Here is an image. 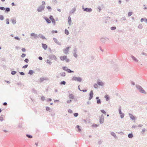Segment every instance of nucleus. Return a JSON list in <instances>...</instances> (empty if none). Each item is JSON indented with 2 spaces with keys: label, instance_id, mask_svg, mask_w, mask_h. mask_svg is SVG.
I'll return each mask as SVG.
<instances>
[{
  "label": "nucleus",
  "instance_id": "f257e3e1",
  "mask_svg": "<svg viewBox=\"0 0 147 147\" xmlns=\"http://www.w3.org/2000/svg\"><path fill=\"white\" fill-rule=\"evenodd\" d=\"M60 58L61 61H65L66 62H68L69 61V59L67 58V56L66 55L61 56L60 57Z\"/></svg>",
  "mask_w": 147,
  "mask_h": 147
},
{
  "label": "nucleus",
  "instance_id": "f03ea898",
  "mask_svg": "<svg viewBox=\"0 0 147 147\" xmlns=\"http://www.w3.org/2000/svg\"><path fill=\"white\" fill-rule=\"evenodd\" d=\"M72 80L73 81H76L80 82L82 81V79L80 77H76L74 76L72 78Z\"/></svg>",
  "mask_w": 147,
  "mask_h": 147
},
{
  "label": "nucleus",
  "instance_id": "7ed1b4c3",
  "mask_svg": "<svg viewBox=\"0 0 147 147\" xmlns=\"http://www.w3.org/2000/svg\"><path fill=\"white\" fill-rule=\"evenodd\" d=\"M69 48L70 47H68L63 50V52L65 54H67L68 53Z\"/></svg>",
  "mask_w": 147,
  "mask_h": 147
},
{
  "label": "nucleus",
  "instance_id": "20e7f679",
  "mask_svg": "<svg viewBox=\"0 0 147 147\" xmlns=\"http://www.w3.org/2000/svg\"><path fill=\"white\" fill-rule=\"evenodd\" d=\"M104 116L103 115H101L100 118V123H103L104 122Z\"/></svg>",
  "mask_w": 147,
  "mask_h": 147
},
{
  "label": "nucleus",
  "instance_id": "39448f33",
  "mask_svg": "<svg viewBox=\"0 0 147 147\" xmlns=\"http://www.w3.org/2000/svg\"><path fill=\"white\" fill-rule=\"evenodd\" d=\"M49 18L52 21V22L53 23H54V24H55V20L54 19L53 17L52 16H50Z\"/></svg>",
  "mask_w": 147,
  "mask_h": 147
},
{
  "label": "nucleus",
  "instance_id": "423d86ee",
  "mask_svg": "<svg viewBox=\"0 0 147 147\" xmlns=\"http://www.w3.org/2000/svg\"><path fill=\"white\" fill-rule=\"evenodd\" d=\"M93 91L91 90L90 92V96L89 98V100H90L92 98V97L93 96Z\"/></svg>",
  "mask_w": 147,
  "mask_h": 147
},
{
  "label": "nucleus",
  "instance_id": "0eeeda50",
  "mask_svg": "<svg viewBox=\"0 0 147 147\" xmlns=\"http://www.w3.org/2000/svg\"><path fill=\"white\" fill-rule=\"evenodd\" d=\"M44 7L42 6H40L39 7L37 10L39 12L42 11L44 9Z\"/></svg>",
  "mask_w": 147,
  "mask_h": 147
},
{
  "label": "nucleus",
  "instance_id": "6e6552de",
  "mask_svg": "<svg viewBox=\"0 0 147 147\" xmlns=\"http://www.w3.org/2000/svg\"><path fill=\"white\" fill-rule=\"evenodd\" d=\"M84 11L88 12H90L92 11V9L91 8H86L84 9Z\"/></svg>",
  "mask_w": 147,
  "mask_h": 147
},
{
  "label": "nucleus",
  "instance_id": "1a4fd4ad",
  "mask_svg": "<svg viewBox=\"0 0 147 147\" xmlns=\"http://www.w3.org/2000/svg\"><path fill=\"white\" fill-rule=\"evenodd\" d=\"M43 48L45 50H46L47 47V45L45 44H42Z\"/></svg>",
  "mask_w": 147,
  "mask_h": 147
},
{
  "label": "nucleus",
  "instance_id": "9d476101",
  "mask_svg": "<svg viewBox=\"0 0 147 147\" xmlns=\"http://www.w3.org/2000/svg\"><path fill=\"white\" fill-rule=\"evenodd\" d=\"M96 99H97V103L98 104H100L101 103L100 100V99H99V97H96Z\"/></svg>",
  "mask_w": 147,
  "mask_h": 147
},
{
  "label": "nucleus",
  "instance_id": "9b49d317",
  "mask_svg": "<svg viewBox=\"0 0 147 147\" xmlns=\"http://www.w3.org/2000/svg\"><path fill=\"white\" fill-rule=\"evenodd\" d=\"M129 115L130 118L132 120L135 119V117L131 114H129Z\"/></svg>",
  "mask_w": 147,
  "mask_h": 147
},
{
  "label": "nucleus",
  "instance_id": "f8f14e48",
  "mask_svg": "<svg viewBox=\"0 0 147 147\" xmlns=\"http://www.w3.org/2000/svg\"><path fill=\"white\" fill-rule=\"evenodd\" d=\"M97 83L100 86H102L103 85V83L102 82L98 81Z\"/></svg>",
  "mask_w": 147,
  "mask_h": 147
},
{
  "label": "nucleus",
  "instance_id": "ddd939ff",
  "mask_svg": "<svg viewBox=\"0 0 147 147\" xmlns=\"http://www.w3.org/2000/svg\"><path fill=\"white\" fill-rule=\"evenodd\" d=\"M69 97L70 98L73 99L74 98V96L73 94H69Z\"/></svg>",
  "mask_w": 147,
  "mask_h": 147
},
{
  "label": "nucleus",
  "instance_id": "4468645a",
  "mask_svg": "<svg viewBox=\"0 0 147 147\" xmlns=\"http://www.w3.org/2000/svg\"><path fill=\"white\" fill-rule=\"evenodd\" d=\"M68 22L69 24H71V17L70 16L68 17Z\"/></svg>",
  "mask_w": 147,
  "mask_h": 147
},
{
  "label": "nucleus",
  "instance_id": "2eb2a0df",
  "mask_svg": "<svg viewBox=\"0 0 147 147\" xmlns=\"http://www.w3.org/2000/svg\"><path fill=\"white\" fill-rule=\"evenodd\" d=\"M45 19L46 21H47V22L48 23H51V21L49 19L47 18H45Z\"/></svg>",
  "mask_w": 147,
  "mask_h": 147
},
{
  "label": "nucleus",
  "instance_id": "dca6fc26",
  "mask_svg": "<svg viewBox=\"0 0 147 147\" xmlns=\"http://www.w3.org/2000/svg\"><path fill=\"white\" fill-rule=\"evenodd\" d=\"M39 36L40 38H41L42 39H46L45 37L44 36L42 35H39Z\"/></svg>",
  "mask_w": 147,
  "mask_h": 147
},
{
  "label": "nucleus",
  "instance_id": "f3484780",
  "mask_svg": "<svg viewBox=\"0 0 147 147\" xmlns=\"http://www.w3.org/2000/svg\"><path fill=\"white\" fill-rule=\"evenodd\" d=\"M76 127L78 129V131L79 132H80L81 131V130L80 129V126L78 125L76 126Z\"/></svg>",
  "mask_w": 147,
  "mask_h": 147
},
{
  "label": "nucleus",
  "instance_id": "a211bd4d",
  "mask_svg": "<svg viewBox=\"0 0 147 147\" xmlns=\"http://www.w3.org/2000/svg\"><path fill=\"white\" fill-rule=\"evenodd\" d=\"M140 91L143 93H144L145 92V91L142 88H141L140 89Z\"/></svg>",
  "mask_w": 147,
  "mask_h": 147
},
{
  "label": "nucleus",
  "instance_id": "6ab92c4d",
  "mask_svg": "<svg viewBox=\"0 0 147 147\" xmlns=\"http://www.w3.org/2000/svg\"><path fill=\"white\" fill-rule=\"evenodd\" d=\"M105 98H106L107 101H108L109 100V97L107 95H105Z\"/></svg>",
  "mask_w": 147,
  "mask_h": 147
},
{
  "label": "nucleus",
  "instance_id": "aec40b11",
  "mask_svg": "<svg viewBox=\"0 0 147 147\" xmlns=\"http://www.w3.org/2000/svg\"><path fill=\"white\" fill-rule=\"evenodd\" d=\"M128 136L129 138H132L133 137V136L132 134H128Z\"/></svg>",
  "mask_w": 147,
  "mask_h": 147
},
{
  "label": "nucleus",
  "instance_id": "412c9836",
  "mask_svg": "<svg viewBox=\"0 0 147 147\" xmlns=\"http://www.w3.org/2000/svg\"><path fill=\"white\" fill-rule=\"evenodd\" d=\"M66 71L68 73H71V72H73L74 71H71L70 69H67L66 70Z\"/></svg>",
  "mask_w": 147,
  "mask_h": 147
},
{
  "label": "nucleus",
  "instance_id": "4be33fe9",
  "mask_svg": "<svg viewBox=\"0 0 147 147\" xmlns=\"http://www.w3.org/2000/svg\"><path fill=\"white\" fill-rule=\"evenodd\" d=\"M12 22L13 24H16V21L15 20L13 19L12 20Z\"/></svg>",
  "mask_w": 147,
  "mask_h": 147
},
{
  "label": "nucleus",
  "instance_id": "5701e85b",
  "mask_svg": "<svg viewBox=\"0 0 147 147\" xmlns=\"http://www.w3.org/2000/svg\"><path fill=\"white\" fill-rule=\"evenodd\" d=\"M65 33L67 35H68L69 34L68 31L66 29L65 30Z\"/></svg>",
  "mask_w": 147,
  "mask_h": 147
},
{
  "label": "nucleus",
  "instance_id": "b1692460",
  "mask_svg": "<svg viewBox=\"0 0 147 147\" xmlns=\"http://www.w3.org/2000/svg\"><path fill=\"white\" fill-rule=\"evenodd\" d=\"M94 88H98V85L96 84H95L94 85Z\"/></svg>",
  "mask_w": 147,
  "mask_h": 147
},
{
  "label": "nucleus",
  "instance_id": "393cba45",
  "mask_svg": "<svg viewBox=\"0 0 147 147\" xmlns=\"http://www.w3.org/2000/svg\"><path fill=\"white\" fill-rule=\"evenodd\" d=\"M4 119L3 116H1L0 117V120L1 121H2Z\"/></svg>",
  "mask_w": 147,
  "mask_h": 147
},
{
  "label": "nucleus",
  "instance_id": "a878e982",
  "mask_svg": "<svg viewBox=\"0 0 147 147\" xmlns=\"http://www.w3.org/2000/svg\"><path fill=\"white\" fill-rule=\"evenodd\" d=\"M61 76H65V72H62L61 73Z\"/></svg>",
  "mask_w": 147,
  "mask_h": 147
},
{
  "label": "nucleus",
  "instance_id": "bb28decb",
  "mask_svg": "<svg viewBox=\"0 0 147 147\" xmlns=\"http://www.w3.org/2000/svg\"><path fill=\"white\" fill-rule=\"evenodd\" d=\"M65 82L64 81H63L62 82H61L60 83L61 84H63L65 85Z\"/></svg>",
  "mask_w": 147,
  "mask_h": 147
},
{
  "label": "nucleus",
  "instance_id": "cd10ccee",
  "mask_svg": "<svg viewBox=\"0 0 147 147\" xmlns=\"http://www.w3.org/2000/svg\"><path fill=\"white\" fill-rule=\"evenodd\" d=\"M98 124L97 125L96 124H93V125H92V126L96 127H98Z\"/></svg>",
  "mask_w": 147,
  "mask_h": 147
},
{
  "label": "nucleus",
  "instance_id": "c85d7f7f",
  "mask_svg": "<svg viewBox=\"0 0 147 147\" xmlns=\"http://www.w3.org/2000/svg\"><path fill=\"white\" fill-rule=\"evenodd\" d=\"M4 19V17L2 15L0 16V20H3Z\"/></svg>",
  "mask_w": 147,
  "mask_h": 147
},
{
  "label": "nucleus",
  "instance_id": "c756f323",
  "mask_svg": "<svg viewBox=\"0 0 147 147\" xmlns=\"http://www.w3.org/2000/svg\"><path fill=\"white\" fill-rule=\"evenodd\" d=\"M132 14V12H129L128 13V16H130Z\"/></svg>",
  "mask_w": 147,
  "mask_h": 147
},
{
  "label": "nucleus",
  "instance_id": "7c9ffc66",
  "mask_svg": "<svg viewBox=\"0 0 147 147\" xmlns=\"http://www.w3.org/2000/svg\"><path fill=\"white\" fill-rule=\"evenodd\" d=\"M53 40H54V41L56 43H58V41H57V39H56V38H53Z\"/></svg>",
  "mask_w": 147,
  "mask_h": 147
},
{
  "label": "nucleus",
  "instance_id": "2f4dec72",
  "mask_svg": "<svg viewBox=\"0 0 147 147\" xmlns=\"http://www.w3.org/2000/svg\"><path fill=\"white\" fill-rule=\"evenodd\" d=\"M33 72L32 70H30L29 72V74H32Z\"/></svg>",
  "mask_w": 147,
  "mask_h": 147
},
{
  "label": "nucleus",
  "instance_id": "473e14b6",
  "mask_svg": "<svg viewBox=\"0 0 147 147\" xmlns=\"http://www.w3.org/2000/svg\"><path fill=\"white\" fill-rule=\"evenodd\" d=\"M26 136L29 138H32V136L29 135H27Z\"/></svg>",
  "mask_w": 147,
  "mask_h": 147
},
{
  "label": "nucleus",
  "instance_id": "72a5a7b5",
  "mask_svg": "<svg viewBox=\"0 0 147 147\" xmlns=\"http://www.w3.org/2000/svg\"><path fill=\"white\" fill-rule=\"evenodd\" d=\"M47 63L49 64H51V62L50 60H47Z\"/></svg>",
  "mask_w": 147,
  "mask_h": 147
},
{
  "label": "nucleus",
  "instance_id": "f704fd0d",
  "mask_svg": "<svg viewBox=\"0 0 147 147\" xmlns=\"http://www.w3.org/2000/svg\"><path fill=\"white\" fill-rule=\"evenodd\" d=\"M101 111L102 113L105 114H106V113L105 112V111H104V110H101Z\"/></svg>",
  "mask_w": 147,
  "mask_h": 147
},
{
  "label": "nucleus",
  "instance_id": "c9c22d12",
  "mask_svg": "<svg viewBox=\"0 0 147 147\" xmlns=\"http://www.w3.org/2000/svg\"><path fill=\"white\" fill-rule=\"evenodd\" d=\"M16 71H12L11 72V74L12 75H14L16 73Z\"/></svg>",
  "mask_w": 147,
  "mask_h": 147
},
{
  "label": "nucleus",
  "instance_id": "e433bc0d",
  "mask_svg": "<svg viewBox=\"0 0 147 147\" xmlns=\"http://www.w3.org/2000/svg\"><path fill=\"white\" fill-rule=\"evenodd\" d=\"M6 24H9V19H6Z\"/></svg>",
  "mask_w": 147,
  "mask_h": 147
},
{
  "label": "nucleus",
  "instance_id": "4c0bfd02",
  "mask_svg": "<svg viewBox=\"0 0 147 147\" xmlns=\"http://www.w3.org/2000/svg\"><path fill=\"white\" fill-rule=\"evenodd\" d=\"M41 100L43 101L45 100V97L44 96H42L41 98Z\"/></svg>",
  "mask_w": 147,
  "mask_h": 147
},
{
  "label": "nucleus",
  "instance_id": "58836bf2",
  "mask_svg": "<svg viewBox=\"0 0 147 147\" xmlns=\"http://www.w3.org/2000/svg\"><path fill=\"white\" fill-rule=\"evenodd\" d=\"M63 69L64 70L66 71L67 69V67H63Z\"/></svg>",
  "mask_w": 147,
  "mask_h": 147
},
{
  "label": "nucleus",
  "instance_id": "ea45409f",
  "mask_svg": "<svg viewBox=\"0 0 147 147\" xmlns=\"http://www.w3.org/2000/svg\"><path fill=\"white\" fill-rule=\"evenodd\" d=\"M0 9L2 10H5V8L3 7H0Z\"/></svg>",
  "mask_w": 147,
  "mask_h": 147
},
{
  "label": "nucleus",
  "instance_id": "a19ab883",
  "mask_svg": "<svg viewBox=\"0 0 147 147\" xmlns=\"http://www.w3.org/2000/svg\"><path fill=\"white\" fill-rule=\"evenodd\" d=\"M10 10V9L9 8H7L6 9V11H9Z\"/></svg>",
  "mask_w": 147,
  "mask_h": 147
},
{
  "label": "nucleus",
  "instance_id": "79ce46f5",
  "mask_svg": "<svg viewBox=\"0 0 147 147\" xmlns=\"http://www.w3.org/2000/svg\"><path fill=\"white\" fill-rule=\"evenodd\" d=\"M78 113H76L74 114V116L76 117L78 116Z\"/></svg>",
  "mask_w": 147,
  "mask_h": 147
},
{
  "label": "nucleus",
  "instance_id": "37998d69",
  "mask_svg": "<svg viewBox=\"0 0 147 147\" xmlns=\"http://www.w3.org/2000/svg\"><path fill=\"white\" fill-rule=\"evenodd\" d=\"M111 29L112 30H114L116 29V27H112Z\"/></svg>",
  "mask_w": 147,
  "mask_h": 147
},
{
  "label": "nucleus",
  "instance_id": "c03bdc74",
  "mask_svg": "<svg viewBox=\"0 0 147 147\" xmlns=\"http://www.w3.org/2000/svg\"><path fill=\"white\" fill-rule=\"evenodd\" d=\"M28 65H26L24 66H23V68H26L27 67Z\"/></svg>",
  "mask_w": 147,
  "mask_h": 147
},
{
  "label": "nucleus",
  "instance_id": "a18cd8bd",
  "mask_svg": "<svg viewBox=\"0 0 147 147\" xmlns=\"http://www.w3.org/2000/svg\"><path fill=\"white\" fill-rule=\"evenodd\" d=\"M57 30L54 31L53 30L52 31V33H57Z\"/></svg>",
  "mask_w": 147,
  "mask_h": 147
},
{
  "label": "nucleus",
  "instance_id": "49530a36",
  "mask_svg": "<svg viewBox=\"0 0 147 147\" xmlns=\"http://www.w3.org/2000/svg\"><path fill=\"white\" fill-rule=\"evenodd\" d=\"M46 109L47 111H49L50 110V109L49 107H47L46 108Z\"/></svg>",
  "mask_w": 147,
  "mask_h": 147
},
{
  "label": "nucleus",
  "instance_id": "de8ad7c7",
  "mask_svg": "<svg viewBox=\"0 0 147 147\" xmlns=\"http://www.w3.org/2000/svg\"><path fill=\"white\" fill-rule=\"evenodd\" d=\"M26 56V54H23L22 55H21V57H25V56Z\"/></svg>",
  "mask_w": 147,
  "mask_h": 147
},
{
  "label": "nucleus",
  "instance_id": "09e8293b",
  "mask_svg": "<svg viewBox=\"0 0 147 147\" xmlns=\"http://www.w3.org/2000/svg\"><path fill=\"white\" fill-rule=\"evenodd\" d=\"M15 38L16 39H17L18 40H20V38L18 37H17V36L15 37Z\"/></svg>",
  "mask_w": 147,
  "mask_h": 147
},
{
  "label": "nucleus",
  "instance_id": "8fccbe9b",
  "mask_svg": "<svg viewBox=\"0 0 147 147\" xmlns=\"http://www.w3.org/2000/svg\"><path fill=\"white\" fill-rule=\"evenodd\" d=\"M132 58L133 59H134V60H135V61L137 60V59L134 57H132Z\"/></svg>",
  "mask_w": 147,
  "mask_h": 147
},
{
  "label": "nucleus",
  "instance_id": "3c124183",
  "mask_svg": "<svg viewBox=\"0 0 147 147\" xmlns=\"http://www.w3.org/2000/svg\"><path fill=\"white\" fill-rule=\"evenodd\" d=\"M24 61L28 63V60L27 59H26L24 60Z\"/></svg>",
  "mask_w": 147,
  "mask_h": 147
},
{
  "label": "nucleus",
  "instance_id": "603ef678",
  "mask_svg": "<svg viewBox=\"0 0 147 147\" xmlns=\"http://www.w3.org/2000/svg\"><path fill=\"white\" fill-rule=\"evenodd\" d=\"M22 51L23 52H25L26 51V50L24 48H22Z\"/></svg>",
  "mask_w": 147,
  "mask_h": 147
},
{
  "label": "nucleus",
  "instance_id": "864d4df0",
  "mask_svg": "<svg viewBox=\"0 0 147 147\" xmlns=\"http://www.w3.org/2000/svg\"><path fill=\"white\" fill-rule=\"evenodd\" d=\"M119 113L120 114H121L122 112L121 111V109H119Z\"/></svg>",
  "mask_w": 147,
  "mask_h": 147
},
{
  "label": "nucleus",
  "instance_id": "5fc2aeb1",
  "mask_svg": "<svg viewBox=\"0 0 147 147\" xmlns=\"http://www.w3.org/2000/svg\"><path fill=\"white\" fill-rule=\"evenodd\" d=\"M20 74L21 75H24V73L23 72H21Z\"/></svg>",
  "mask_w": 147,
  "mask_h": 147
},
{
  "label": "nucleus",
  "instance_id": "6e6d98bb",
  "mask_svg": "<svg viewBox=\"0 0 147 147\" xmlns=\"http://www.w3.org/2000/svg\"><path fill=\"white\" fill-rule=\"evenodd\" d=\"M68 112L70 113H72V110L70 109L69 110Z\"/></svg>",
  "mask_w": 147,
  "mask_h": 147
},
{
  "label": "nucleus",
  "instance_id": "4d7b16f0",
  "mask_svg": "<svg viewBox=\"0 0 147 147\" xmlns=\"http://www.w3.org/2000/svg\"><path fill=\"white\" fill-rule=\"evenodd\" d=\"M47 9L49 10V9H51V7L49 6H48L47 7Z\"/></svg>",
  "mask_w": 147,
  "mask_h": 147
},
{
  "label": "nucleus",
  "instance_id": "13d9d810",
  "mask_svg": "<svg viewBox=\"0 0 147 147\" xmlns=\"http://www.w3.org/2000/svg\"><path fill=\"white\" fill-rule=\"evenodd\" d=\"M38 58L40 60H42V57H39Z\"/></svg>",
  "mask_w": 147,
  "mask_h": 147
},
{
  "label": "nucleus",
  "instance_id": "bf43d9fd",
  "mask_svg": "<svg viewBox=\"0 0 147 147\" xmlns=\"http://www.w3.org/2000/svg\"><path fill=\"white\" fill-rule=\"evenodd\" d=\"M35 34L34 33H32L31 34V36H35Z\"/></svg>",
  "mask_w": 147,
  "mask_h": 147
},
{
  "label": "nucleus",
  "instance_id": "052dcab7",
  "mask_svg": "<svg viewBox=\"0 0 147 147\" xmlns=\"http://www.w3.org/2000/svg\"><path fill=\"white\" fill-rule=\"evenodd\" d=\"M71 100H69L67 101V103H70L71 102Z\"/></svg>",
  "mask_w": 147,
  "mask_h": 147
},
{
  "label": "nucleus",
  "instance_id": "680f3d73",
  "mask_svg": "<svg viewBox=\"0 0 147 147\" xmlns=\"http://www.w3.org/2000/svg\"><path fill=\"white\" fill-rule=\"evenodd\" d=\"M42 3L43 5H45V1H42Z\"/></svg>",
  "mask_w": 147,
  "mask_h": 147
},
{
  "label": "nucleus",
  "instance_id": "e2e57ef3",
  "mask_svg": "<svg viewBox=\"0 0 147 147\" xmlns=\"http://www.w3.org/2000/svg\"><path fill=\"white\" fill-rule=\"evenodd\" d=\"M124 116V115L123 114H122V115H121V118H122Z\"/></svg>",
  "mask_w": 147,
  "mask_h": 147
},
{
  "label": "nucleus",
  "instance_id": "0e129e2a",
  "mask_svg": "<svg viewBox=\"0 0 147 147\" xmlns=\"http://www.w3.org/2000/svg\"><path fill=\"white\" fill-rule=\"evenodd\" d=\"M144 20V19L143 18H142L141 19V22H143Z\"/></svg>",
  "mask_w": 147,
  "mask_h": 147
},
{
  "label": "nucleus",
  "instance_id": "69168bd1",
  "mask_svg": "<svg viewBox=\"0 0 147 147\" xmlns=\"http://www.w3.org/2000/svg\"><path fill=\"white\" fill-rule=\"evenodd\" d=\"M3 105H7V103L6 102H5L4 103H3Z\"/></svg>",
  "mask_w": 147,
  "mask_h": 147
},
{
  "label": "nucleus",
  "instance_id": "338daca9",
  "mask_svg": "<svg viewBox=\"0 0 147 147\" xmlns=\"http://www.w3.org/2000/svg\"><path fill=\"white\" fill-rule=\"evenodd\" d=\"M11 5L12 6H14L15 5H14V3H11Z\"/></svg>",
  "mask_w": 147,
  "mask_h": 147
},
{
  "label": "nucleus",
  "instance_id": "774afa93",
  "mask_svg": "<svg viewBox=\"0 0 147 147\" xmlns=\"http://www.w3.org/2000/svg\"><path fill=\"white\" fill-rule=\"evenodd\" d=\"M83 91L84 92H86V91H87V90H83Z\"/></svg>",
  "mask_w": 147,
  "mask_h": 147
}]
</instances>
